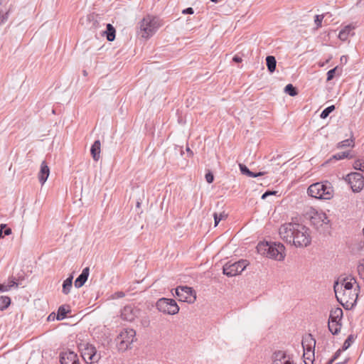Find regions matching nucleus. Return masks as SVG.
Masks as SVG:
<instances>
[{"label":"nucleus","instance_id":"obj_44","mask_svg":"<svg viewBox=\"0 0 364 364\" xmlns=\"http://www.w3.org/2000/svg\"><path fill=\"white\" fill-rule=\"evenodd\" d=\"M193 9L191 7L187 8L183 11V14H193Z\"/></svg>","mask_w":364,"mask_h":364},{"label":"nucleus","instance_id":"obj_50","mask_svg":"<svg viewBox=\"0 0 364 364\" xmlns=\"http://www.w3.org/2000/svg\"><path fill=\"white\" fill-rule=\"evenodd\" d=\"M233 61L236 62V63H240L242 61V58L235 55L234 58H233Z\"/></svg>","mask_w":364,"mask_h":364},{"label":"nucleus","instance_id":"obj_4","mask_svg":"<svg viewBox=\"0 0 364 364\" xmlns=\"http://www.w3.org/2000/svg\"><path fill=\"white\" fill-rule=\"evenodd\" d=\"M311 224L321 233L328 232L331 229L330 220L322 211L312 209L310 212Z\"/></svg>","mask_w":364,"mask_h":364},{"label":"nucleus","instance_id":"obj_2","mask_svg":"<svg viewBox=\"0 0 364 364\" xmlns=\"http://www.w3.org/2000/svg\"><path fill=\"white\" fill-rule=\"evenodd\" d=\"M359 286L357 285L354 289L339 290V283L336 282L334 284V291L337 300L340 304L346 309H350L353 308L356 303L358 297V289Z\"/></svg>","mask_w":364,"mask_h":364},{"label":"nucleus","instance_id":"obj_42","mask_svg":"<svg viewBox=\"0 0 364 364\" xmlns=\"http://www.w3.org/2000/svg\"><path fill=\"white\" fill-rule=\"evenodd\" d=\"M275 191H266L264 193L262 196V199H265L267 196L275 194Z\"/></svg>","mask_w":364,"mask_h":364},{"label":"nucleus","instance_id":"obj_53","mask_svg":"<svg viewBox=\"0 0 364 364\" xmlns=\"http://www.w3.org/2000/svg\"><path fill=\"white\" fill-rule=\"evenodd\" d=\"M212 2H217L218 0H210Z\"/></svg>","mask_w":364,"mask_h":364},{"label":"nucleus","instance_id":"obj_11","mask_svg":"<svg viewBox=\"0 0 364 364\" xmlns=\"http://www.w3.org/2000/svg\"><path fill=\"white\" fill-rule=\"evenodd\" d=\"M344 180L350 186L354 193H359L363 189L364 178L360 173H350L344 178Z\"/></svg>","mask_w":364,"mask_h":364},{"label":"nucleus","instance_id":"obj_47","mask_svg":"<svg viewBox=\"0 0 364 364\" xmlns=\"http://www.w3.org/2000/svg\"><path fill=\"white\" fill-rule=\"evenodd\" d=\"M341 350H338L336 352L335 355H333V358L331 360V363L333 362L334 360L337 359V358L341 354Z\"/></svg>","mask_w":364,"mask_h":364},{"label":"nucleus","instance_id":"obj_30","mask_svg":"<svg viewBox=\"0 0 364 364\" xmlns=\"http://www.w3.org/2000/svg\"><path fill=\"white\" fill-rule=\"evenodd\" d=\"M11 303V299L9 297L6 296H0V309L4 310L6 309Z\"/></svg>","mask_w":364,"mask_h":364},{"label":"nucleus","instance_id":"obj_20","mask_svg":"<svg viewBox=\"0 0 364 364\" xmlns=\"http://www.w3.org/2000/svg\"><path fill=\"white\" fill-rule=\"evenodd\" d=\"M355 284V280L354 278H351L348 279V278H344L341 283H339V290L345 289L350 290L354 289L353 285Z\"/></svg>","mask_w":364,"mask_h":364},{"label":"nucleus","instance_id":"obj_46","mask_svg":"<svg viewBox=\"0 0 364 364\" xmlns=\"http://www.w3.org/2000/svg\"><path fill=\"white\" fill-rule=\"evenodd\" d=\"M4 235H9L10 234H11V229L9 228H4Z\"/></svg>","mask_w":364,"mask_h":364},{"label":"nucleus","instance_id":"obj_7","mask_svg":"<svg viewBox=\"0 0 364 364\" xmlns=\"http://www.w3.org/2000/svg\"><path fill=\"white\" fill-rule=\"evenodd\" d=\"M301 344L304 349L303 357L305 364H313L316 340L312 335L309 334L303 338Z\"/></svg>","mask_w":364,"mask_h":364},{"label":"nucleus","instance_id":"obj_21","mask_svg":"<svg viewBox=\"0 0 364 364\" xmlns=\"http://www.w3.org/2000/svg\"><path fill=\"white\" fill-rule=\"evenodd\" d=\"M240 170L241 173L244 175H246L249 177L255 178L263 176L264 174V172H258V173H254L249 170V168L244 164H239Z\"/></svg>","mask_w":364,"mask_h":364},{"label":"nucleus","instance_id":"obj_23","mask_svg":"<svg viewBox=\"0 0 364 364\" xmlns=\"http://www.w3.org/2000/svg\"><path fill=\"white\" fill-rule=\"evenodd\" d=\"M269 243L270 242H259L257 245V250L258 253L262 255H265L266 257L268 256V252L269 250Z\"/></svg>","mask_w":364,"mask_h":364},{"label":"nucleus","instance_id":"obj_52","mask_svg":"<svg viewBox=\"0 0 364 364\" xmlns=\"http://www.w3.org/2000/svg\"><path fill=\"white\" fill-rule=\"evenodd\" d=\"M4 0H0V6L2 5V2L4 1Z\"/></svg>","mask_w":364,"mask_h":364},{"label":"nucleus","instance_id":"obj_41","mask_svg":"<svg viewBox=\"0 0 364 364\" xmlns=\"http://www.w3.org/2000/svg\"><path fill=\"white\" fill-rule=\"evenodd\" d=\"M7 284L10 289L13 287H18V284L16 282L15 279L13 278L9 279Z\"/></svg>","mask_w":364,"mask_h":364},{"label":"nucleus","instance_id":"obj_33","mask_svg":"<svg viewBox=\"0 0 364 364\" xmlns=\"http://www.w3.org/2000/svg\"><path fill=\"white\" fill-rule=\"evenodd\" d=\"M353 146V141L351 139H347L346 140H343L338 143V148H344V147H349Z\"/></svg>","mask_w":364,"mask_h":364},{"label":"nucleus","instance_id":"obj_3","mask_svg":"<svg viewBox=\"0 0 364 364\" xmlns=\"http://www.w3.org/2000/svg\"><path fill=\"white\" fill-rule=\"evenodd\" d=\"M307 193L309 196L316 199L330 200L333 196V188L327 181L317 182L309 186Z\"/></svg>","mask_w":364,"mask_h":364},{"label":"nucleus","instance_id":"obj_49","mask_svg":"<svg viewBox=\"0 0 364 364\" xmlns=\"http://www.w3.org/2000/svg\"><path fill=\"white\" fill-rule=\"evenodd\" d=\"M358 271L359 272L360 274H361V272H364V265L363 264H360L358 267Z\"/></svg>","mask_w":364,"mask_h":364},{"label":"nucleus","instance_id":"obj_13","mask_svg":"<svg viewBox=\"0 0 364 364\" xmlns=\"http://www.w3.org/2000/svg\"><path fill=\"white\" fill-rule=\"evenodd\" d=\"M284 250L285 247L282 243L270 242L267 257L279 261L283 260L285 257Z\"/></svg>","mask_w":364,"mask_h":364},{"label":"nucleus","instance_id":"obj_22","mask_svg":"<svg viewBox=\"0 0 364 364\" xmlns=\"http://www.w3.org/2000/svg\"><path fill=\"white\" fill-rule=\"evenodd\" d=\"M353 27L351 26L350 25H348L346 26H345L340 32H339V34H338V38L341 40V41H346L348 38V36L350 35L351 32L353 31Z\"/></svg>","mask_w":364,"mask_h":364},{"label":"nucleus","instance_id":"obj_19","mask_svg":"<svg viewBox=\"0 0 364 364\" xmlns=\"http://www.w3.org/2000/svg\"><path fill=\"white\" fill-rule=\"evenodd\" d=\"M101 152V143L100 140H96L93 143L90 149V153L95 161H97L100 158Z\"/></svg>","mask_w":364,"mask_h":364},{"label":"nucleus","instance_id":"obj_1","mask_svg":"<svg viewBox=\"0 0 364 364\" xmlns=\"http://www.w3.org/2000/svg\"><path fill=\"white\" fill-rule=\"evenodd\" d=\"M279 233L283 240L296 247H306L311 242L310 230L302 224L285 223L280 227Z\"/></svg>","mask_w":364,"mask_h":364},{"label":"nucleus","instance_id":"obj_12","mask_svg":"<svg viewBox=\"0 0 364 364\" xmlns=\"http://www.w3.org/2000/svg\"><path fill=\"white\" fill-rule=\"evenodd\" d=\"M176 294L181 301L193 304L196 300L195 291L187 286L178 287L176 289Z\"/></svg>","mask_w":364,"mask_h":364},{"label":"nucleus","instance_id":"obj_51","mask_svg":"<svg viewBox=\"0 0 364 364\" xmlns=\"http://www.w3.org/2000/svg\"><path fill=\"white\" fill-rule=\"evenodd\" d=\"M124 296V294H123L122 292H120V293L119 294V296L122 297V296Z\"/></svg>","mask_w":364,"mask_h":364},{"label":"nucleus","instance_id":"obj_18","mask_svg":"<svg viewBox=\"0 0 364 364\" xmlns=\"http://www.w3.org/2000/svg\"><path fill=\"white\" fill-rule=\"evenodd\" d=\"M342 309L337 307L331 311L328 321L334 323H341L343 317Z\"/></svg>","mask_w":364,"mask_h":364},{"label":"nucleus","instance_id":"obj_10","mask_svg":"<svg viewBox=\"0 0 364 364\" xmlns=\"http://www.w3.org/2000/svg\"><path fill=\"white\" fill-rule=\"evenodd\" d=\"M247 264V261L244 259L233 263L228 262L223 266V274L228 277L236 276L242 273Z\"/></svg>","mask_w":364,"mask_h":364},{"label":"nucleus","instance_id":"obj_27","mask_svg":"<svg viewBox=\"0 0 364 364\" xmlns=\"http://www.w3.org/2000/svg\"><path fill=\"white\" fill-rule=\"evenodd\" d=\"M105 33H106L107 39L109 41L114 40L116 31L114 28L110 23L107 24V29Z\"/></svg>","mask_w":364,"mask_h":364},{"label":"nucleus","instance_id":"obj_16","mask_svg":"<svg viewBox=\"0 0 364 364\" xmlns=\"http://www.w3.org/2000/svg\"><path fill=\"white\" fill-rule=\"evenodd\" d=\"M50 174V169L47 165V163L43 161L41 164V169L38 173V179L40 183L43 185L48 179Z\"/></svg>","mask_w":364,"mask_h":364},{"label":"nucleus","instance_id":"obj_26","mask_svg":"<svg viewBox=\"0 0 364 364\" xmlns=\"http://www.w3.org/2000/svg\"><path fill=\"white\" fill-rule=\"evenodd\" d=\"M10 9L0 6V25L5 23L9 15Z\"/></svg>","mask_w":364,"mask_h":364},{"label":"nucleus","instance_id":"obj_25","mask_svg":"<svg viewBox=\"0 0 364 364\" xmlns=\"http://www.w3.org/2000/svg\"><path fill=\"white\" fill-rule=\"evenodd\" d=\"M73 276L70 275L68 278H67L63 284V293L65 294H68L70 293V289L72 288L73 284Z\"/></svg>","mask_w":364,"mask_h":364},{"label":"nucleus","instance_id":"obj_35","mask_svg":"<svg viewBox=\"0 0 364 364\" xmlns=\"http://www.w3.org/2000/svg\"><path fill=\"white\" fill-rule=\"evenodd\" d=\"M227 215L224 213H215L213 215L215 220V226H217L220 220L225 218Z\"/></svg>","mask_w":364,"mask_h":364},{"label":"nucleus","instance_id":"obj_34","mask_svg":"<svg viewBox=\"0 0 364 364\" xmlns=\"http://www.w3.org/2000/svg\"><path fill=\"white\" fill-rule=\"evenodd\" d=\"M353 341H354L353 336L352 335H350L347 338V339L344 341L343 347H342V350H347L350 346V345L353 342Z\"/></svg>","mask_w":364,"mask_h":364},{"label":"nucleus","instance_id":"obj_5","mask_svg":"<svg viewBox=\"0 0 364 364\" xmlns=\"http://www.w3.org/2000/svg\"><path fill=\"white\" fill-rule=\"evenodd\" d=\"M160 26L159 18L146 16L140 23V34L142 38H149L156 32Z\"/></svg>","mask_w":364,"mask_h":364},{"label":"nucleus","instance_id":"obj_36","mask_svg":"<svg viewBox=\"0 0 364 364\" xmlns=\"http://www.w3.org/2000/svg\"><path fill=\"white\" fill-rule=\"evenodd\" d=\"M354 168L364 172V158L355 161Z\"/></svg>","mask_w":364,"mask_h":364},{"label":"nucleus","instance_id":"obj_54","mask_svg":"<svg viewBox=\"0 0 364 364\" xmlns=\"http://www.w3.org/2000/svg\"><path fill=\"white\" fill-rule=\"evenodd\" d=\"M83 73H84V75H87V73H86V71H85V70H84Z\"/></svg>","mask_w":364,"mask_h":364},{"label":"nucleus","instance_id":"obj_40","mask_svg":"<svg viewBox=\"0 0 364 364\" xmlns=\"http://www.w3.org/2000/svg\"><path fill=\"white\" fill-rule=\"evenodd\" d=\"M205 180L208 183H211L214 180V176L212 173L208 172L205 174Z\"/></svg>","mask_w":364,"mask_h":364},{"label":"nucleus","instance_id":"obj_8","mask_svg":"<svg viewBox=\"0 0 364 364\" xmlns=\"http://www.w3.org/2000/svg\"><path fill=\"white\" fill-rule=\"evenodd\" d=\"M136 332L134 329H124L117 337L116 342L119 350H127L135 339Z\"/></svg>","mask_w":364,"mask_h":364},{"label":"nucleus","instance_id":"obj_28","mask_svg":"<svg viewBox=\"0 0 364 364\" xmlns=\"http://www.w3.org/2000/svg\"><path fill=\"white\" fill-rule=\"evenodd\" d=\"M328 329L332 333V334H338L341 330V323H334L328 321Z\"/></svg>","mask_w":364,"mask_h":364},{"label":"nucleus","instance_id":"obj_14","mask_svg":"<svg viewBox=\"0 0 364 364\" xmlns=\"http://www.w3.org/2000/svg\"><path fill=\"white\" fill-rule=\"evenodd\" d=\"M139 309L133 305H127L121 311V318L124 321L132 322L139 316Z\"/></svg>","mask_w":364,"mask_h":364},{"label":"nucleus","instance_id":"obj_29","mask_svg":"<svg viewBox=\"0 0 364 364\" xmlns=\"http://www.w3.org/2000/svg\"><path fill=\"white\" fill-rule=\"evenodd\" d=\"M68 312V310L66 309L65 306H60L58 310L56 319L58 321L64 319L66 317Z\"/></svg>","mask_w":364,"mask_h":364},{"label":"nucleus","instance_id":"obj_9","mask_svg":"<svg viewBox=\"0 0 364 364\" xmlns=\"http://www.w3.org/2000/svg\"><path fill=\"white\" fill-rule=\"evenodd\" d=\"M156 308L159 311L169 315L176 314L179 311L176 301L167 298L159 299L156 302Z\"/></svg>","mask_w":364,"mask_h":364},{"label":"nucleus","instance_id":"obj_43","mask_svg":"<svg viewBox=\"0 0 364 364\" xmlns=\"http://www.w3.org/2000/svg\"><path fill=\"white\" fill-rule=\"evenodd\" d=\"M9 289H10V288L9 287L8 284H0V291H7Z\"/></svg>","mask_w":364,"mask_h":364},{"label":"nucleus","instance_id":"obj_45","mask_svg":"<svg viewBox=\"0 0 364 364\" xmlns=\"http://www.w3.org/2000/svg\"><path fill=\"white\" fill-rule=\"evenodd\" d=\"M6 224H1L0 225V238L4 237V236L3 230L6 228Z\"/></svg>","mask_w":364,"mask_h":364},{"label":"nucleus","instance_id":"obj_32","mask_svg":"<svg viewBox=\"0 0 364 364\" xmlns=\"http://www.w3.org/2000/svg\"><path fill=\"white\" fill-rule=\"evenodd\" d=\"M334 109H335L334 105H331V106L326 107V109H324L322 111V112L320 115L321 118L326 119Z\"/></svg>","mask_w":364,"mask_h":364},{"label":"nucleus","instance_id":"obj_39","mask_svg":"<svg viewBox=\"0 0 364 364\" xmlns=\"http://www.w3.org/2000/svg\"><path fill=\"white\" fill-rule=\"evenodd\" d=\"M323 15H316L315 16V20H314V22H315V24L316 25V27L317 28H319L321 26V22L323 19Z\"/></svg>","mask_w":364,"mask_h":364},{"label":"nucleus","instance_id":"obj_38","mask_svg":"<svg viewBox=\"0 0 364 364\" xmlns=\"http://www.w3.org/2000/svg\"><path fill=\"white\" fill-rule=\"evenodd\" d=\"M337 70V67L330 70L328 71L327 73V81H330L331 80L333 79L334 76H335V74H336V71Z\"/></svg>","mask_w":364,"mask_h":364},{"label":"nucleus","instance_id":"obj_24","mask_svg":"<svg viewBox=\"0 0 364 364\" xmlns=\"http://www.w3.org/2000/svg\"><path fill=\"white\" fill-rule=\"evenodd\" d=\"M267 69L270 73H273L276 69L277 61L274 56L268 55L266 58Z\"/></svg>","mask_w":364,"mask_h":364},{"label":"nucleus","instance_id":"obj_55","mask_svg":"<svg viewBox=\"0 0 364 364\" xmlns=\"http://www.w3.org/2000/svg\"><path fill=\"white\" fill-rule=\"evenodd\" d=\"M187 151H191L190 149L189 148H187Z\"/></svg>","mask_w":364,"mask_h":364},{"label":"nucleus","instance_id":"obj_31","mask_svg":"<svg viewBox=\"0 0 364 364\" xmlns=\"http://www.w3.org/2000/svg\"><path fill=\"white\" fill-rule=\"evenodd\" d=\"M284 92L289 94L290 96L294 97L297 95V91L295 87H294L291 84H288L284 87Z\"/></svg>","mask_w":364,"mask_h":364},{"label":"nucleus","instance_id":"obj_6","mask_svg":"<svg viewBox=\"0 0 364 364\" xmlns=\"http://www.w3.org/2000/svg\"><path fill=\"white\" fill-rule=\"evenodd\" d=\"M78 349L81 352L83 360L88 364L97 363L101 358L100 353L97 352L96 348L89 343H80Z\"/></svg>","mask_w":364,"mask_h":364},{"label":"nucleus","instance_id":"obj_15","mask_svg":"<svg viewBox=\"0 0 364 364\" xmlns=\"http://www.w3.org/2000/svg\"><path fill=\"white\" fill-rule=\"evenodd\" d=\"M60 364H80L77 355L71 350H65L60 353Z\"/></svg>","mask_w":364,"mask_h":364},{"label":"nucleus","instance_id":"obj_17","mask_svg":"<svg viewBox=\"0 0 364 364\" xmlns=\"http://www.w3.org/2000/svg\"><path fill=\"white\" fill-rule=\"evenodd\" d=\"M90 269L89 267H85L82 269L81 274L78 276V277L75 281V287L76 288L82 287L89 277Z\"/></svg>","mask_w":364,"mask_h":364},{"label":"nucleus","instance_id":"obj_37","mask_svg":"<svg viewBox=\"0 0 364 364\" xmlns=\"http://www.w3.org/2000/svg\"><path fill=\"white\" fill-rule=\"evenodd\" d=\"M348 155H349L348 151H343V152L338 153V154L333 155V158L336 160H341V159L347 158L348 156Z\"/></svg>","mask_w":364,"mask_h":364},{"label":"nucleus","instance_id":"obj_48","mask_svg":"<svg viewBox=\"0 0 364 364\" xmlns=\"http://www.w3.org/2000/svg\"><path fill=\"white\" fill-rule=\"evenodd\" d=\"M56 318L55 313L50 314L48 317V321H54Z\"/></svg>","mask_w":364,"mask_h":364}]
</instances>
